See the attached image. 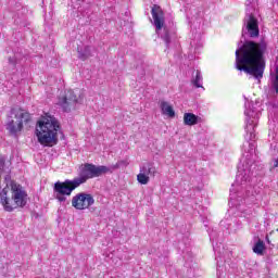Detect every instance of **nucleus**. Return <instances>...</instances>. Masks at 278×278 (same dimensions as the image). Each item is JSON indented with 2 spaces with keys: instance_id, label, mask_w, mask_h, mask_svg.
<instances>
[{
  "instance_id": "1",
  "label": "nucleus",
  "mask_w": 278,
  "mask_h": 278,
  "mask_svg": "<svg viewBox=\"0 0 278 278\" xmlns=\"http://www.w3.org/2000/svg\"><path fill=\"white\" fill-rule=\"evenodd\" d=\"M266 51H268L266 40L260 42L245 41L235 53L237 71H243V73L260 81L266 70V60L264 59Z\"/></svg>"
},
{
  "instance_id": "2",
  "label": "nucleus",
  "mask_w": 278,
  "mask_h": 278,
  "mask_svg": "<svg viewBox=\"0 0 278 278\" xmlns=\"http://www.w3.org/2000/svg\"><path fill=\"white\" fill-rule=\"evenodd\" d=\"M0 203L4 212H14L27 205V192L23 190V186L11 180L0 192Z\"/></svg>"
},
{
  "instance_id": "3",
  "label": "nucleus",
  "mask_w": 278,
  "mask_h": 278,
  "mask_svg": "<svg viewBox=\"0 0 278 278\" xmlns=\"http://www.w3.org/2000/svg\"><path fill=\"white\" fill-rule=\"evenodd\" d=\"M62 126L55 116L46 113V115L38 122L36 131L38 142L43 147H53L58 144V134H60Z\"/></svg>"
},
{
  "instance_id": "4",
  "label": "nucleus",
  "mask_w": 278,
  "mask_h": 278,
  "mask_svg": "<svg viewBox=\"0 0 278 278\" xmlns=\"http://www.w3.org/2000/svg\"><path fill=\"white\" fill-rule=\"evenodd\" d=\"M29 123H31V114L21 106H14L7 117V130L11 136H18Z\"/></svg>"
},
{
  "instance_id": "5",
  "label": "nucleus",
  "mask_w": 278,
  "mask_h": 278,
  "mask_svg": "<svg viewBox=\"0 0 278 278\" xmlns=\"http://www.w3.org/2000/svg\"><path fill=\"white\" fill-rule=\"evenodd\" d=\"M112 175V168L105 165H94L92 163H85L79 166V175L74 178L78 186L86 184L88 179H94L97 177H102V175Z\"/></svg>"
},
{
  "instance_id": "6",
  "label": "nucleus",
  "mask_w": 278,
  "mask_h": 278,
  "mask_svg": "<svg viewBox=\"0 0 278 278\" xmlns=\"http://www.w3.org/2000/svg\"><path fill=\"white\" fill-rule=\"evenodd\" d=\"M257 5V0L245 1V29L242 30V36L248 31L250 38H257L260 36V27L257 26V20L253 16V12Z\"/></svg>"
},
{
  "instance_id": "7",
  "label": "nucleus",
  "mask_w": 278,
  "mask_h": 278,
  "mask_svg": "<svg viewBox=\"0 0 278 278\" xmlns=\"http://www.w3.org/2000/svg\"><path fill=\"white\" fill-rule=\"evenodd\" d=\"M152 18L154 21V25L156 28V34L161 36L162 40H164L166 47L170 45V31H168V28H163L162 33V27H164V13H162V10H160L159 7L152 8Z\"/></svg>"
},
{
  "instance_id": "8",
  "label": "nucleus",
  "mask_w": 278,
  "mask_h": 278,
  "mask_svg": "<svg viewBox=\"0 0 278 278\" xmlns=\"http://www.w3.org/2000/svg\"><path fill=\"white\" fill-rule=\"evenodd\" d=\"M91 205H94V197L90 193L80 192L72 198V206L75 210H90Z\"/></svg>"
},
{
  "instance_id": "9",
  "label": "nucleus",
  "mask_w": 278,
  "mask_h": 278,
  "mask_svg": "<svg viewBox=\"0 0 278 278\" xmlns=\"http://www.w3.org/2000/svg\"><path fill=\"white\" fill-rule=\"evenodd\" d=\"M157 175V167H155L151 163H147L140 167L139 174L137 175L138 184L141 186H147L149 181H151V177H155Z\"/></svg>"
},
{
  "instance_id": "10",
  "label": "nucleus",
  "mask_w": 278,
  "mask_h": 278,
  "mask_svg": "<svg viewBox=\"0 0 278 278\" xmlns=\"http://www.w3.org/2000/svg\"><path fill=\"white\" fill-rule=\"evenodd\" d=\"M79 188L78 182L75 180H65V181H56L53 187V191L55 194H62L66 197H71L73 194V190Z\"/></svg>"
},
{
  "instance_id": "11",
  "label": "nucleus",
  "mask_w": 278,
  "mask_h": 278,
  "mask_svg": "<svg viewBox=\"0 0 278 278\" xmlns=\"http://www.w3.org/2000/svg\"><path fill=\"white\" fill-rule=\"evenodd\" d=\"M77 103H81V98H77V93L68 89L59 98L58 105H75Z\"/></svg>"
},
{
  "instance_id": "12",
  "label": "nucleus",
  "mask_w": 278,
  "mask_h": 278,
  "mask_svg": "<svg viewBox=\"0 0 278 278\" xmlns=\"http://www.w3.org/2000/svg\"><path fill=\"white\" fill-rule=\"evenodd\" d=\"M182 123L187 127H194V125L203 123V118H201L199 115H195L194 113H185L182 116Z\"/></svg>"
},
{
  "instance_id": "13",
  "label": "nucleus",
  "mask_w": 278,
  "mask_h": 278,
  "mask_svg": "<svg viewBox=\"0 0 278 278\" xmlns=\"http://www.w3.org/2000/svg\"><path fill=\"white\" fill-rule=\"evenodd\" d=\"M191 84H193L195 88H201V84H203V76L201 75V71L197 70L193 73Z\"/></svg>"
},
{
  "instance_id": "14",
  "label": "nucleus",
  "mask_w": 278,
  "mask_h": 278,
  "mask_svg": "<svg viewBox=\"0 0 278 278\" xmlns=\"http://www.w3.org/2000/svg\"><path fill=\"white\" fill-rule=\"evenodd\" d=\"M264 251H266V244H264L262 239H258V241L253 247V253H256V255H264Z\"/></svg>"
},
{
  "instance_id": "15",
  "label": "nucleus",
  "mask_w": 278,
  "mask_h": 278,
  "mask_svg": "<svg viewBox=\"0 0 278 278\" xmlns=\"http://www.w3.org/2000/svg\"><path fill=\"white\" fill-rule=\"evenodd\" d=\"M90 55H92V53L90 52V47L89 46L85 47L83 50L78 49L79 60H88V58H90Z\"/></svg>"
},
{
  "instance_id": "16",
  "label": "nucleus",
  "mask_w": 278,
  "mask_h": 278,
  "mask_svg": "<svg viewBox=\"0 0 278 278\" xmlns=\"http://www.w3.org/2000/svg\"><path fill=\"white\" fill-rule=\"evenodd\" d=\"M161 110L164 116H168V118H175V110L173 109V106L163 105Z\"/></svg>"
},
{
  "instance_id": "17",
  "label": "nucleus",
  "mask_w": 278,
  "mask_h": 278,
  "mask_svg": "<svg viewBox=\"0 0 278 278\" xmlns=\"http://www.w3.org/2000/svg\"><path fill=\"white\" fill-rule=\"evenodd\" d=\"M123 166H125V167L129 166V161L128 160H121L115 165H113V168L118 169Z\"/></svg>"
},
{
  "instance_id": "18",
  "label": "nucleus",
  "mask_w": 278,
  "mask_h": 278,
  "mask_svg": "<svg viewBox=\"0 0 278 278\" xmlns=\"http://www.w3.org/2000/svg\"><path fill=\"white\" fill-rule=\"evenodd\" d=\"M75 106H71V105H63L62 106V112H65L66 114H68V112H74Z\"/></svg>"
},
{
  "instance_id": "19",
  "label": "nucleus",
  "mask_w": 278,
  "mask_h": 278,
  "mask_svg": "<svg viewBox=\"0 0 278 278\" xmlns=\"http://www.w3.org/2000/svg\"><path fill=\"white\" fill-rule=\"evenodd\" d=\"M56 199H58V201H60V203H64V201H66V197L65 195L58 194V193H56Z\"/></svg>"
},
{
  "instance_id": "20",
  "label": "nucleus",
  "mask_w": 278,
  "mask_h": 278,
  "mask_svg": "<svg viewBox=\"0 0 278 278\" xmlns=\"http://www.w3.org/2000/svg\"><path fill=\"white\" fill-rule=\"evenodd\" d=\"M9 64H11L12 66H16V58L15 56L9 58Z\"/></svg>"
},
{
  "instance_id": "21",
  "label": "nucleus",
  "mask_w": 278,
  "mask_h": 278,
  "mask_svg": "<svg viewBox=\"0 0 278 278\" xmlns=\"http://www.w3.org/2000/svg\"><path fill=\"white\" fill-rule=\"evenodd\" d=\"M266 240H267V243H268V244H273V242H275V240H274V239L268 238V236L266 237Z\"/></svg>"
},
{
  "instance_id": "22",
  "label": "nucleus",
  "mask_w": 278,
  "mask_h": 278,
  "mask_svg": "<svg viewBox=\"0 0 278 278\" xmlns=\"http://www.w3.org/2000/svg\"><path fill=\"white\" fill-rule=\"evenodd\" d=\"M269 236H270V238H273V236H275V230H271V231L269 232Z\"/></svg>"
},
{
  "instance_id": "23",
  "label": "nucleus",
  "mask_w": 278,
  "mask_h": 278,
  "mask_svg": "<svg viewBox=\"0 0 278 278\" xmlns=\"http://www.w3.org/2000/svg\"><path fill=\"white\" fill-rule=\"evenodd\" d=\"M274 166H275V168H277V166H278V157H277L276 163L274 164Z\"/></svg>"
},
{
  "instance_id": "24",
  "label": "nucleus",
  "mask_w": 278,
  "mask_h": 278,
  "mask_svg": "<svg viewBox=\"0 0 278 278\" xmlns=\"http://www.w3.org/2000/svg\"><path fill=\"white\" fill-rule=\"evenodd\" d=\"M161 105H168V103H166V102H162V103H161Z\"/></svg>"
},
{
  "instance_id": "25",
  "label": "nucleus",
  "mask_w": 278,
  "mask_h": 278,
  "mask_svg": "<svg viewBox=\"0 0 278 278\" xmlns=\"http://www.w3.org/2000/svg\"><path fill=\"white\" fill-rule=\"evenodd\" d=\"M0 164H3V160L2 159H0Z\"/></svg>"
},
{
  "instance_id": "26",
  "label": "nucleus",
  "mask_w": 278,
  "mask_h": 278,
  "mask_svg": "<svg viewBox=\"0 0 278 278\" xmlns=\"http://www.w3.org/2000/svg\"><path fill=\"white\" fill-rule=\"evenodd\" d=\"M200 88H203V83H201V87Z\"/></svg>"
},
{
  "instance_id": "27",
  "label": "nucleus",
  "mask_w": 278,
  "mask_h": 278,
  "mask_svg": "<svg viewBox=\"0 0 278 278\" xmlns=\"http://www.w3.org/2000/svg\"><path fill=\"white\" fill-rule=\"evenodd\" d=\"M276 231L278 232V228L276 229Z\"/></svg>"
}]
</instances>
